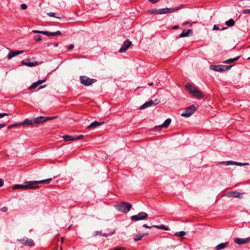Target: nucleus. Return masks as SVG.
I'll return each mask as SVG.
<instances>
[{
    "mask_svg": "<svg viewBox=\"0 0 250 250\" xmlns=\"http://www.w3.org/2000/svg\"><path fill=\"white\" fill-rule=\"evenodd\" d=\"M225 24L228 26L232 27L234 25L235 22L232 19H230L229 20L226 21L225 22Z\"/></svg>",
    "mask_w": 250,
    "mask_h": 250,
    "instance_id": "nucleus-25",
    "label": "nucleus"
},
{
    "mask_svg": "<svg viewBox=\"0 0 250 250\" xmlns=\"http://www.w3.org/2000/svg\"><path fill=\"white\" fill-rule=\"evenodd\" d=\"M243 13L244 14H250V9H245L243 10Z\"/></svg>",
    "mask_w": 250,
    "mask_h": 250,
    "instance_id": "nucleus-36",
    "label": "nucleus"
},
{
    "mask_svg": "<svg viewBox=\"0 0 250 250\" xmlns=\"http://www.w3.org/2000/svg\"><path fill=\"white\" fill-rule=\"evenodd\" d=\"M8 115L7 113H0V118L4 117L5 116Z\"/></svg>",
    "mask_w": 250,
    "mask_h": 250,
    "instance_id": "nucleus-44",
    "label": "nucleus"
},
{
    "mask_svg": "<svg viewBox=\"0 0 250 250\" xmlns=\"http://www.w3.org/2000/svg\"><path fill=\"white\" fill-rule=\"evenodd\" d=\"M147 234V233H140L137 235H136L134 238V240L135 241H137L139 240H140L142 239V238L144 237Z\"/></svg>",
    "mask_w": 250,
    "mask_h": 250,
    "instance_id": "nucleus-23",
    "label": "nucleus"
},
{
    "mask_svg": "<svg viewBox=\"0 0 250 250\" xmlns=\"http://www.w3.org/2000/svg\"><path fill=\"white\" fill-rule=\"evenodd\" d=\"M58 43H54V46L55 47H57V46H58Z\"/></svg>",
    "mask_w": 250,
    "mask_h": 250,
    "instance_id": "nucleus-56",
    "label": "nucleus"
},
{
    "mask_svg": "<svg viewBox=\"0 0 250 250\" xmlns=\"http://www.w3.org/2000/svg\"><path fill=\"white\" fill-rule=\"evenodd\" d=\"M0 210L2 212H6L7 210V208L6 207H3L0 209Z\"/></svg>",
    "mask_w": 250,
    "mask_h": 250,
    "instance_id": "nucleus-47",
    "label": "nucleus"
},
{
    "mask_svg": "<svg viewBox=\"0 0 250 250\" xmlns=\"http://www.w3.org/2000/svg\"><path fill=\"white\" fill-rule=\"evenodd\" d=\"M213 29L214 30H220V28H219L216 25H214L213 26Z\"/></svg>",
    "mask_w": 250,
    "mask_h": 250,
    "instance_id": "nucleus-46",
    "label": "nucleus"
},
{
    "mask_svg": "<svg viewBox=\"0 0 250 250\" xmlns=\"http://www.w3.org/2000/svg\"><path fill=\"white\" fill-rule=\"evenodd\" d=\"M235 161H227V162H222L221 163V164H223V165H226L227 166H229V165H235Z\"/></svg>",
    "mask_w": 250,
    "mask_h": 250,
    "instance_id": "nucleus-29",
    "label": "nucleus"
},
{
    "mask_svg": "<svg viewBox=\"0 0 250 250\" xmlns=\"http://www.w3.org/2000/svg\"><path fill=\"white\" fill-rule=\"evenodd\" d=\"M43 35H46L47 36H54V32H47V31H43L42 33Z\"/></svg>",
    "mask_w": 250,
    "mask_h": 250,
    "instance_id": "nucleus-31",
    "label": "nucleus"
},
{
    "mask_svg": "<svg viewBox=\"0 0 250 250\" xmlns=\"http://www.w3.org/2000/svg\"><path fill=\"white\" fill-rule=\"evenodd\" d=\"M24 52V51H14L11 50L9 52V53L7 55V59L8 60H11L12 58H13L18 55L21 54L23 53Z\"/></svg>",
    "mask_w": 250,
    "mask_h": 250,
    "instance_id": "nucleus-11",
    "label": "nucleus"
},
{
    "mask_svg": "<svg viewBox=\"0 0 250 250\" xmlns=\"http://www.w3.org/2000/svg\"><path fill=\"white\" fill-rule=\"evenodd\" d=\"M193 33V31L191 29H185L184 30L181 34L180 35V38H183L186 37H188L189 35H192Z\"/></svg>",
    "mask_w": 250,
    "mask_h": 250,
    "instance_id": "nucleus-16",
    "label": "nucleus"
},
{
    "mask_svg": "<svg viewBox=\"0 0 250 250\" xmlns=\"http://www.w3.org/2000/svg\"><path fill=\"white\" fill-rule=\"evenodd\" d=\"M33 124V119L29 120L28 119H25L22 123H20V125H32Z\"/></svg>",
    "mask_w": 250,
    "mask_h": 250,
    "instance_id": "nucleus-20",
    "label": "nucleus"
},
{
    "mask_svg": "<svg viewBox=\"0 0 250 250\" xmlns=\"http://www.w3.org/2000/svg\"><path fill=\"white\" fill-rule=\"evenodd\" d=\"M54 36L57 35H61V32L60 31H58L57 32H54Z\"/></svg>",
    "mask_w": 250,
    "mask_h": 250,
    "instance_id": "nucleus-43",
    "label": "nucleus"
},
{
    "mask_svg": "<svg viewBox=\"0 0 250 250\" xmlns=\"http://www.w3.org/2000/svg\"><path fill=\"white\" fill-rule=\"evenodd\" d=\"M56 118L55 116H53V117H45V119H46V121L47 120H52V119H54Z\"/></svg>",
    "mask_w": 250,
    "mask_h": 250,
    "instance_id": "nucleus-42",
    "label": "nucleus"
},
{
    "mask_svg": "<svg viewBox=\"0 0 250 250\" xmlns=\"http://www.w3.org/2000/svg\"><path fill=\"white\" fill-rule=\"evenodd\" d=\"M180 26L178 25H175L172 27V29H177L179 28Z\"/></svg>",
    "mask_w": 250,
    "mask_h": 250,
    "instance_id": "nucleus-50",
    "label": "nucleus"
},
{
    "mask_svg": "<svg viewBox=\"0 0 250 250\" xmlns=\"http://www.w3.org/2000/svg\"><path fill=\"white\" fill-rule=\"evenodd\" d=\"M160 101L159 100L156 99L154 101L150 100L147 102H146L144 104H143L140 107V109H144L148 107L151 106L152 105H156L159 103Z\"/></svg>",
    "mask_w": 250,
    "mask_h": 250,
    "instance_id": "nucleus-8",
    "label": "nucleus"
},
{
    "mask_svg": "<svg viewBox=\"0 0 250 250\" xmlns=\"http://www.w3.org/2000/svg\"><path fill=\"white\" fill-rule=\"evenodd\" d=\"M148 12L151 14L159 15V9H151L148 10Z\"/></svg>",
    "mask_w": 250,
    "mask_h": 250,
    "instance_id": "nucleus-30",
    "label": "nucleus"
},
{
    "mask_svg": "<svg viewBox=\"0 0 250 250\" xmlns=\"http://www.w3.org/2000/svg\"><path fill=\"white\" fill-rule=\"evenodd\" d=\"M45 81V79H43L42 80H39L36 82L33 83L29 87V89H33L37 87H38L39 85L42 83L43 82Z\"/></svg>",
    "mask_w": 250,
    "mask_h": 250,
    "instance_id": "nucleus-18",
    "label": "nucleus"
},
{
    "mask_svg": "<svg viewBox=\"0 0 250 250\" xmlns=\"http://www.w3.org/2000/svg\"><path fill=\"white\" fill-rule=\"evenodd\" d=\"M102 234V233L100 232V231H95V235H101Z\"/></svg>",
    "mask_w": 250,
    "mask_h": 250,
    "instance_id": "nucleus-51",
    "label": "nucleus"
},
{
    "mask_svg": "<svg viewBox=\"0 0 250 250\" xmlns=\"http://www.w3.org/2000/svg\"><path fill=\"white\" fill-rule=\"evenodd\" d=\"M131 42L129 41H126L124 42L122 46L120 48L119 52L122 53L127 50L131 45Z\"/></svg>",
    "mask_w": 250,
    "mask_h": 250,
    "instance_id": "nucleus-10",
    "label": "nucleus"
},
{
    "mask_svg": "<svg viewBox=\"0 0 250 250\" xmlns=\"http://www.w3.org/2000/svg\"><path fill=\"white\" fill-rule=\"evenodd\" d=\"M227 28V27H224L223 28H222V30H224V29H226Z\"/></svg>",
    "mask_w": 250,
    "mask_h": 250,
    "instance_id": "nucleus-59",
    "label": "nucleus"
},
{
    "mask_svg": "<svg viewBox=\"0 0 250 250\" xmlns=\"http://www.w3.org/2000/svg\"><path fill=\"white\" fill-rule=\"evenodd\" d=\"M32 32L34 33H39V34H42L43 33V31H39V30H33Z\"/></svg>",
    "mask_w": 250,
    "mask_h": 250,
    "instance_id": "nucleus-39",
    "label": "nucleus"
},
{
    "mask_svg": "<svg viewBox=\"0 0 250 250\" xmlns=\"http://www.w3.org/2000/svg\"><path fill=\"white\" fill-rule=\"evenodd\" d=\"M234 242L239 245L249 243L250 242V237L246 238H235Z\"/></svg>",
    "mask_w": 250,
    "mask_h": 250,
    "instance_id": "nucleus-9",
    "label": "nucleus"
},
{
    "mask_svg": "<svg viewBox=\"0 0 250 250\" xmlns=\"http://www.w3.org/2000/svg\"><path fill=\"white\" fill-rule=\"evenodd\" d=\"M18 125H19V124L18 123H15L14 124H13V125H9L8 126V128H11L12 127L18 126Z\"/></svg>",
    "mask_w": 250,
    "mask_h": 250,
    "instance_id": "nucleus-40",
    "label": "nucleus"
},
{
    "mask_svg": "<svg viewBox=\"0 0 250 250\" xmlns=\"http://www.w3.org/2000/svg\"><path fill=\"white\" fill-rule=\"evenodd\" d=\"M114 233V231L110 233H104V234H103V235L105 236V237H107V236H109V235L113 234Z\"/></svg>",
    "mask_w": 250,
    "mask_h": 250,
    "instance_id": "nucleus-41",
    "label": "nucleus"
},
{
    "mask_svg": "<svg viewBox=\"0 0 250 250\" xmlns=\"http://www.w3.org/2000/svg\"><path fill=\"white\" fill-rule=\"evenodd\" d=\"M250 57L248 58V60H250Z\"/></svg>",
    "mask_w": 250,
    "mask_h": 250,
    "instance_id": "nucleus-60",
    "label": "nucleus"
},
{
    "mask_svg": "<svg viewBox=\"0 0 250 250\" xmlns=\"http://www.w3.org/2000/svg\"><path fill=\"white\" fill-rule=\"evenodd\" d=\"M188 23H189V22H188V21H186V22H184V23H183V25H186L188 24Z\"/></svg>",
    "mask_w": 250,
    "mask_h": 250,
    "instance_id": "nucleus-55",
    "label": "nucleus"
},
{
    "mask_svg": "<svg viewBox=\"0 0 250 250\" xmlns=\"http://www.w3.org/2000/svg\"><path fill=\"white\" fill-rule=\"evenodd\" d=\"M4 184L3 181L1 179H0V187L3 186Z\"/></svg>",
    "mask_w": 250,
    "mask_h": 250,
    "instance_id": "nucleus-49",
    "label": "nucleus"
},
{
    "mask_svg": "<svg viewBox=\"0 0 250 250\" xmlns=\"http://www.w3.org/2000/svg\"><path fill=\"white\" fill-rule=\"evenodd\" d=\"M173 10L174 9H172V8H168L159 9V15L171 13L173 12Z\"/></svg>",
    "mask_w": 250,
    "mask_h": 250,
    "instance_id": "nucleus-17",
    "label": "nucleus"
},
{
    "mask_svg": "<svg viewBox=\"0 0 250 250\" xmlns=\"http://www.w3.org/2000/svg\"><path fill=\"white\" fill-rule=\"evenodd\" d=\"M186 234V232L184 231H181L179 232H176L174 233V235L176 236L180 237L181 238L183 237Z\"/></svg>",
    "mask_w": 250,
    "mask_h": 250,
    "instance_id": "nucleus-28",
    "label": "nucleus"
},
{
    "mask_svg": "<svg viewBox=\"0 0 250 250\" xmlns=\"http://www.w3.org/2000/svg\"><path fill=\"white\" fill-rule=\"evenodd\" d=\"M81 83L85 85L88 86L96 82V79H90L85 76H82L80 77Z\"/></svg>",
    "mask_w": 250,
    "mask_h": 250,
    "instance_id": "nucleus-6",
    "label": "nucleus"
},
{
    "mask_svg": "<svg viewBox=\"0 0 250 250\" xmlns=\"http://www.w3.org/2000/svg\"><path fill=\"white\" fill-rule=\"evenodd\" d=\"M5 125L3 124H0V129L4 127Z\"/></svg>",
    "mask_w": 250,
    "mask_h": 250,
    "instance_id": "nucleus-52",
    "label": "nucleus"
},
{
    "mask_svg": "<svg viewBox=\"0 0 250 250\" xmlns=\"http://www.w3.org/2000/svg\"><path fill=\"white\" fill-rule=\"evenodd\" d=\"M153 227H154V228L158 229H163L166 230H168L169 229V228L168 227L165 226L164 225H153Z\"/></svg>",
    "mask_w": 250,
    "mask_h": 250,
    "instance_id": "nucleus-26",
    "label": "nucleus"
},
{
    "mask_svg": "<svg viewBox=\"0 0 250 250\" xmlns=\"http://www.w3.org/2000/svg\"><path fill=\"white\" fill-rule=\"evenodd\" d=\"M183 7V6L182 5H180L178 7H174V8H172V9H174L173 10V12H175V11H176L179 9H181V8H182Z\"/></svg>",
    "mask_w": 250,
    "mask_h": 250,
    "instance_id": "nucleus-34",
    "label": "nucleus"
},
{
    "mask_svg": "<svg viewBox=\"0 0 250 250\" xmlns=\"http://www.w3.org/2000/svg\"><path fill=\"white\" fill-rule=\"evenodd\" d=\"M34 40L36 42H39L42 40V36L40 35H36L34 36Z\"/></svg>",
    "mask_w": 250,
    "mask_h": 250,
    "instance_id": "nucleus-33",
    "label": "nucleus"
},
{
    "mask_svg": "<svg viewBox=\"0 0 250 250\" xmlns=\"http://www.w3.org/2000/svg\"><path fill=\"white\" fill-rule=\"evenodd\" d=\"M249 165V164L248 163H242L235 162V165H236V166H246V165Z\"/></svg>",
    "mask_w": 250,
    "mask_h": 250,
    "instance_id": "nucleus-32",
    "label": "nucleus"
},
{
    "mask_svg": "<svg viewBox=\"0 0 250 250\" xmlns=\"http://www.w3.org/2000/svg\"><path fill=\"white\" fill-rule=\"evenodd\" d=\"M185 87L192 96L198 99L203 98L204 95L203 93L196 87L194 84L188 83L186 85Z\"/></svg>",
    "mask_w": 250,
    "mask_h": 250,
    "instance_id": "nucleus-2",
    "label": "nucleus"
},
{
    "mask_svg": "<svg viewBox=\"0 0 250 250\" xmlns=\"http://www.w3.org/2000/svg\"><path fill=\"white\" fill-rule=\"evenodd\" d=\"M45 85H43V86H41V87H40V89H41V88H42V87H45Z\"/></svg>",
    "mask_w": 250,
    "mask_h": 250,
    "instance_id": "nucleus-58",
    "label": "nucleus"
},
{
    "mask_svg": "<svg viewBox=\"0 0 250 250\" xmlns=\"http://www.w3.org/2000/svg\"><path fill=\"white\" fill-rule=\"evenodd\" d=\"M241 193L237 191H233L229 193V196L232 197L240 198Z\"/></svg>",
    "mask_w": 250,
    "mask_h": 250,
    "instance_id": "nucleus-24",
    "label": "nucleus"
},
{
    "mask_svg": "<svg viewBox=\"0 0 250 250\" xmlns=\"http://www.w3.org/2000/svg\"><path fill=\"white\" fill-rule=\"evenodd\" d=\"M240 56H237L234 58L229 59L225 60L223 62V63L228 64V63H229L231 62H234L237 61L240 58Z\"/></svg>",
    "mask_w": 250,
    "mask_h": 250,
    "instance_id": "nucleus-22",
    "label": "nucleus"
},
{
    "mask_svg": "<svg viewBox=\"0 0 250 250\" xmlns=\"http://www.w3.org/2000/svg\"><path fill=\"white\" fill-rule=\"evenodd\" d=\"M232 65H225L223 64L219 65H210L209 66L210 69L217 72H223L229 70Z\"/></svg>",
    "mask_w": 250,
    "mask_h": 250,
    "instance_id": "nucleus-4",
    "label": "nucleus"
},
{
    "mask_svg": "<svg viewBox=\"0 0 250 250\" xmlns=\"http://www.w3.org/2000/svg\"><path fill=\"white\" fill-rule=\"evenodd\" d=\"M153 83H149L148 84V85H149V86H151V85H153Z\"/></svg>",
    "mask_w": 250,
    "mask_h": 250,
    "instance_id": "nucleus-57",
    "label": "nucleus"
},
{
    "mask_svg": "<svg viewBox=\"0 0 250 250\" xmlns=\"http://www.w3.org/2000/svg\"><path fill=\"white\" fill-rule=\"evenodd\" d=\"M171 122V119L167 118L164 122L163 124H162V125H160L159 126H156L155 127L156 128H167L168 127V126L170 124Z\"/></svg>",
    "mask_w": 250,
    "mask_h": 250,
    "instance_id": "nucleus-13",
    "label": "nucleus"
},
{
    "mask_svg": "<svg viewBox=\"0 0 250 250\" xmlns=\"http://www.w3.org/2000/svg\"><path fill=\"white\" fill-rule=\"evenodd\" d=\"M21 8L22 9H23V10L26 9L27 8V5L26 4H25V3L21 4Z\"/></svg>",
    "mask_w": 250,
    "mask_h": 250,
    "instance_id": "nucleus-37",
    "label": "nucleus"
},
{
    "mask_svg": "<svg viewBox=\"0 0 250 250\" xmlns=\"http://www.w3.org/2000/svg\"><path fill=\"white\" fill-rule=\"evenodd\" d=\"M47 15L50 16V17H55V13H54V12H49L48 13H47ZM56 18H60V17H56Z\"/></svg>",
    "mask_w": 250,
    "mask_h": 250,
    "instance_id": "nucleus-35",
    "label": "nucleus"
},
{
    "mask_svg": "<svg viewBox=\"0 0 250 250\" xmlns=\"http://www.w3.org/2000/svg\"><path fill=\"white\" fill-rule=\"evenodd\" d=\"M22 63L28 67H32L39 64L37 62H25L24 61L22 62Z\"/></svg>",
    "mask_w": 250,
    "mask_h": 250,
    "instance_id": "nucleus-21",
    "label": "nucleus"
},
{
    "mask_svg": "<svg viewBox=\"0 0 250 250\" xmlns=\"http://www.w3.org/2000/svg\"><path fill=\"white\" fill-rule=\"evenodd\" d=\"M113 250H124L122 248H115Z\"/></svg>",
    "mask_w": 250,
    "mask_h": 250,
    "instance_id": "nucleus-54",
    "label": "nucleus"
},
{
    "mask_svg": "<svg viewBox=\"0 0 250 250\" xmlns=\"http://www.w3.org/2000/svg\"><path fill=\"white\" fill-rule=\"evenodd\" d=\"M114 207L119 211L127 213L130 210L132 205L126 202H122L120 204L115 205Z\"/></svg>",
    "mask_w": 250,
    "mask_h": 250,
    "instance_id": "nucleus-3",
    "label": "nucleus"
},
{
    "mask_svg": "<svg viewBox=\"0 0 250 250\" xmlns=\"http://www.w3.org/2000/svg\"><path fill=\"white\" fill-rule=\"evenodd\" d=\"M149 1L152 2V3H157L159 0H148Z\"/></svg>",
    "mask_w": 250,
    "mask_h": 250,
    "instance_id": "nucleus-48",
    "label": "nucleus"
},
{
    "mask_svg": "<svg viewBox=\"0 0 250 250\" xmlns=\"http://www.w3.org/2000/svg\"><path fill=\"white\" fill-rule=\"evenodd\" d=\"M143 227H145V228H150V227L148 226H147V225H146V224L144 225H143Z\"/></svg>",
    "mask_w": 250,
    "mask_h": 250,
    "instance_id": "nucleus-53",
    "label": "nucleus"
},
{
    "mask_svg": "<svg viewBox=\"0 0 250 250\" xmlns=\"http://www.w3.org/2000/svg\"><path fill=\"white\" fill-rule=\"evenodd\" d=\"M104 124V122H99L97 121L91 123L89 125L87 126L88 129H92L97 127L98 126Z\"/></svg>",
    "mask_w": 250,
    "mask_h": 250,
    "instance_id": "nucleus-15",
    "label": "nucleus"
},
{
    "mask_svg": "<svg viewBox=\"0 0 250 250\" xmlns=\"http://www.w3.org/2000/svg\"><path fill=\"white\" fill-rule=\"evenodd\" d=\"M229 242L222 243L218 245H217L215 247V250H221L225 249L228 245Z\"/></svg>",
    "mask_w": 250,
    "mask_h": 250,
    "instance_id": "nucleus-19",
    "label": "nucleus"
},
{
    "mask_svg": "<svg viewBox=\"0 0 250 250\" xmlns=\"http://www.w3.org/2000/svg\"><path fill=\"white\" fill-rule=\"evenodd\" d=\"M62 138L66 142L75 140V138L74 137H73L72 136H69V135H64L62 137Z\"/></svg>",
    "mask_w": 250,
    "mask_h": 250,
    "instance_id": "nucleus-27",
    "label": "nucleus"
},
{
    "mask_svg": "<svg viewBox=\"0 0 250 250\" xmlns=\"http://www.w3.org/2000/svg\"><path fill=\"white\" fill-rule=\"evenodd\" d=\"M83 135H80L76 136L75 137H74V138H75V139L80 140V139L83 138Z\"/></svg>",
    "mask_w": 250,
    "mask_h": 250,
    "instance_id": "nucleus-38",
    "label": "nucleus"
},
{
    "mask_svg": "<svg viewBox=\"0 0 250 250\" xmlns=\"http://www.w3.org/2000/svg\"><path fill=\"white\" fill-rule=\"evenodd\" d=\"M52 180L51 178L40 181H26L23 185H16L14 186L15 189H37L39 188L38 184H47Z\"/></svg>",
    "mask_w": 250,
    "mask_h": 250,
    "instance_id": "nucleus-1",
    "label": "nucleus"
},
{
    "mask_svg": "<svg viewBox=\"0 0 250 250\" xmlns=\"http://www.w3.org/2000/svg\"><path fill=\"white\" fill-rule=\"evenodd\" d=\"M17 241L20 242L23 245H26L27 246H31L33 245L34 242L32 239H29L27 237H23L22 238L17 239Z\"/></svg>",
    "mask_w": 250,
    "mask_h": 250,
    "instance_id": "nucleus-7",
    "label": "nucleus"
},
{
    "mask_svg": "<svg viewBox=\"0 0 250 250\" xmlns=\"http://www.w3.org/2000/svg\"><path fill=\"white\" fill-rule=\"evenodd\" d=\"M196 110V108L194 105H191L187 107L184 111L181 114V116L184 117L188 118L191 116Z\"/></svg>",
    "mask_w": 250,
    "mask_h": 250,
    "instance_id": "nucleus-5",
    "label": "nucleus"
},
{
    "mask_svg": "<svg viewBox=\"0 0 250 250\" xmlns=\"http://www.w3.org/2000/svg\"><path fill=\"white\" fill-rule=\"evenodd\" d=\"M148 217V215L145 212H141L137 215H133L131 219H146Z\"/></svg>",
    "mask_w": 250,
    "mask_h": 250,
    "instance_id": "nucleus-12",
    "label": "nucleus"
},
{
    "mask_svg": "<svg viewBox=\"0 0 250 250\" xmlns=\"http://www.w3.org/2000/svg\"><path fill=\"white\" fill-rule=\"evenodd\" d=\"M74 47V46L73 44H70L69 46L67 47L68 50H71Z\"/></svg>",
    "mask_w": 250,
    "mask_h": 250,
    "instance_id": "nucleus-45",
    "label": "nucleus"
},
{
    "mask_svg": "<svg viewBox=\"0 0 250 250\" xmlns=\"http://www.w3.org/2000/svg\"><path fill=\"white\" fill-rule=\"evenodd\" d=\"M46 121V119H45V117L44 116L38 117L33 119V123L37 124L43 123Z\"/></svg>",
    "mask_w": 250,
    "mask_h": 250,
    "instance_id": "nucleus-14",
    "label": "nucleus"
}]
</instances>
